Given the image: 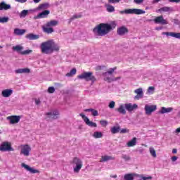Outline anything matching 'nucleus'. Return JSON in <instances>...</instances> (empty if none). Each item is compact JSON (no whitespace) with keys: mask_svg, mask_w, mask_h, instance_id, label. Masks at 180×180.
I'll list each match as a JSON object with an SVG mask.
<instances>
[{"mask_svg":"<svg viewBox=\"0 0 180 180\" xmlns=\"http://www.w3.org/2000/svg\"><path fill=\"white\" fill-rule=\"evenodd\" d=\"M172 22H173V23H174V25H180V21L178 19H172Z\"/></svg>","mask_w":180,"mask_h":180,"instance_id":"3c124183","label":"nucleus"},{"mask_svg":"<svg viewBox=\"0 0 180 180\" xmlns=\"http://www.w3.org/2000/svg\"><path fill=\"white\" fill-rule=\"evenodd\" d=\"M26 33V30H20L18 28H15L14 30V34H15L17 36H22Z\"/></svg>","mask_w":180,"mask_h":180,"instance_id":"c756f323","label":"nucleus"},{"mask_svg":"<svg viewBox=\"0 0 180 180\" xmlns=\"http://www.w3.org/2000/svg\"><path fill=\"white\" fill-rule=\"evenodd\" d=\"M50 15V10H44V11L39 13L37 16L34 17V19H44L48 18Z\"/></svg>","mask_w":180,"mask_h":180,"instance_id":"ddd939ff","label":"nucleus"},{"mask_svg":"<svg viewBox=\"0 0 180 180\" xmlns=\"http://www.w3.org/2000/svg\"><path fill=\"white\" fill-rule=\"evenodd\" d=\"M126 33H129V30L125 26H122L119 28H117V34L119 36H124Z\"/></svg>","mask_w":180,"mask_h":180,"instance_id":"a211bd4d","label":"nucleus"},{"mask_svg":"<svg viewBox=\"0 0 180 180\" xmlns=\"http://www.w3.org/2000/svg\"><path fill=\"white\" fill-rule=\"evenodd\" d=\"M15 74H29L30 72V69L25 68H20L15 70Z\"/></svg>","mask_w":180,"mask_h":180,"instance_id":"5701e85b","label":"nucleus"},{"mask_svg":"<svg viewBox=\"0 0 180 180\" xmlns=\"http://www.w3.org/2000/svg\"><path fill=\"white\" fill-rule=\"evenodd\" d=\"M120 13H121V15H123V13H125L126 15H143L146 13V11L140 8H128L120 11Z\"/></svg>","mask_w":180,"mask_h":180,"instance_id":"423d86ee","label":"nucleus"},{"mask_svg":"<svg viewBox=\"0 0 180 180\" xmlns=\"http://www.w3.org/2000/svg\"><path fill=\"white\" fill-rule=\"evenodd\" d=\"M103 136V134L101 131H95L93 134V137H94V139H101Z\"/></svg>","mask_w":180,"mask_h":180,"instance_id":"e433bc0d","label":"nucleus"},{"mask_svg":"<svg viewBox=\"0 0 180 180\" xmlns=\"http://www.w3.org/2000/svg\"><path fill=\"white\" fill-rule=\"evenodd\" d=\"M9 17H0V23H8Z\"/></svg>","mask_w":180,"mask_h":180,"instance_id":"79ce46f5","label":"nucleus"},{"mask_svg":"<svg viewBox=\"0 0 180 180\" xmlns=\"http://www.w3.org/2000/svg\"><path fill=\"white\" fill-rule=\"evenodd\" d=\"M137 178H139L141 180H151V179H153V176H145L144 174H137Z\"/></svg>","mask_w":180,"mask_h":180,"instance_id":"473e14b6","label":"nucleus"},{"mask_svg":"<svg viewBox=\"0 0 180 180\" xmlns=\"http://www.w3.org/2000/svg\"><path fill=\"white\" fill-rule=\"evenodd\" d=\"M36 105H39L41 103L40 99L35 98Z\"/></svg>","mask_w":180,"mask_h":180,"instance_id":"052dcab7","label":"nucleus"},{"mask_svg":"<svg viewBox=\"0 0 180 180\" xmlns=\"http://www.w3.org/2000/svg\"><path fill=\"white\" fill-rule=\"evenodd\" d=\"M149 152L153 158H157V153L155 152V149H154V148L150 147L149 148Z\"/></svg>","mask_w":180,"mask_h":180,"instance_id":"4c0bfd02","label":"nucleus"},{"mask_svg":"<svg viewBox=\"0 0 180 180\" xmlns=\"http://www.w3.org/2000/svg\"><path fill=\"white\" fill-rule=\"evenodd\" d=\"M13 51H17V53H20V54H22V56H27V54H30L33 53V50H30V49H27L22 51V50H23V46L20 45H17L15 46H13Z\"/></svg>","mask_w":180,"mask_h":180,"instance_id":"6e6552de","label":"nucleus"},{"mask_svg":"<svg viewBox=\"0 0 180 180\" xmlns=\"http://www.w3.org/2000/svg\"><path fill=\"white\" fill-rule=\"evenodd\" d=\"M56 85V86H58L59 88H61L63 86V84H61V83H57Z\"/></svg>","mask_w":180,"mask_h":180,"instance_id":"e2e57ef3","label":"nucleus"},{"mask_svg":"<svg viewBox=\"0 0 180 180\" xmlns=\"http://www.w3.org/2000/svg\"><path fill=\"white\" fill-rule=\"evenodd\" d=\"M153 22L156 25H168V21H167V20L164 19V16H162V15L156 17L153 20Z\"/></svg>","mask_w":180,"mask_h":180,"instance_id":"f8f14e48","label":"nucleus"},{"mask_svg":"<svg viewBox=\"0 0 180 180\" xmlns=\"http://www.w3.org/2000/svg\"><path fill=\"white\" fill-rule=\"evenodd\" d=\"M144 0H134V2L135 4H137L138 5H139V4H142V2H143Z\"/></svg>","mask_w":180,"mask_h":180,"instance_id":"864d4df0","label":"nucleus"},{"mask_svg":"<svg viewBox=\"0 0 180 180\" xmlns=\"http://www.w3.org/2000/svg\"><path fill=\"white\" fill-rule=\"evenodd\" d=\"M13 94V90L11 89H4L1 91V96L3 98H9Z\"/></svg>","mask_w":180,"mask_h":180,"instance_id":"aec40b11","label":"nucleus"},{"mask_svg":"<svg viewBox=\"0 0 180 180\" xmlns=\"http://www.w3.org/2000/svg\"><path fill=\"white\" fill-rule=\"evenodd\" d=\"M160 1H161V0H153V4H158V2H160Z\"/></svg>","mask_w":180,"mask_h":180,"instance_id":"0e129e2a","label":"nucleus"},{"mask_svg":"<svg viewBox=\"0 0 180 180\" xmlns=\"http://www.w3.org/2000/svg\"><path fill=\"white\" fill-rule=\"evenodd\" d=\"M105 8L108 12H110V13L115 12V7L110 4H106Z\"/></svg>","mask_w":180,"mask_h":180,"instance_id":"58836bf2","label":"nucleus"},{"mask_svg":"<svg viewBox=\"0 0 180 180\" xmlns=\"http://www.w3.org/2000/svg\"><path fill=\"white\" fill-rule=\"evenodd\" d=\"M157 12H160V13H162V12H174V8L172 7L165 6L158 9Z\"/></svg>","mask_w":180,"mask_h":180,"instance_id":"393cba45","label":"nucleus"},{"mask_svg":"<svg viewBox=\"0 0 180 180\" xmlns=\"http://www.w3.org/2000/svg\"><path fill=\"white\" fill-rule=\"evenodd\" d=\"M94 111V108H87L84 110V112H93Z\"/></svg>","mask_w":180,"mask_h":180,"instance_id":"13d9d810","label":"nucleus"},{"mask_svg":"<svg viewBox=\"0 0 180 180\" xmlns=\"http://www.w3.org/2000/svg\"><path fill=\"white\" fill-rule=\"evenodd\" d=\"M50 6V4L49 3H44L42 4H40L37 7V11H46L49 7Z\"/></svg>","mask_w":180,"mask_h":180,"instance_id":"cd10ccee","label":"nucleus"},{"mask_svg":"<svg viewBox=\"0 0 180 180\" xmlns=\"http://www.w3.org/2000/svg\"><path fill=\"white\" fill-rule=\"evenodd\" d=\"M169 2H171L172 4L175 3V4H179L180 0H169Z\"/></svg>","mask_w":180,"mask_h":180,"instance_id":"6e6d98bb","label":"nucleus"},{"mask_svg":"<svg viewBox=\"0 0 180 180\" xmlns=\"http://www.w3.org/2000/svg\"><path fill=\"white\" fill-rule=\"evenodd\" d=\"M57 25H58V21L56 20H52L49 22H48L46 24V27H53L54 26H57Z\"/></svg>","mask_w":180,"mask_h":180,"instance_id":"c85d7f7f","label":"nucleus"},{"mask_svg":"<svg viewBox=\"0 0 180 180\" xmlns=\"http://www.w3.org/2000/svg\"><path fill=\"white\" fill-rule=\"evenodd\" d=\"M8 9H11L10 4H5V1L0 3V11H8Z\"/></svg>","mask_w":180,"mask_h":180,"instance_id":"a878e982","label":"nucleus"},{"mask_svg":"<svg viewBox=\"0 0 180 180\" xmlns=\"http://www.w3.org/2000/svg\"><path fill=\"white\" fill-rule=\"evenodd\" d=\"M48 92L49 94H54V92H56V89L54 88V86H50L48 89Z\"/></svg>","mask_w":180,"mask_h":180,"instance_id":"c03bdc74","label":"nucleus"},{"mask_svg":"<svg viewBox=\"0 0 180 180\" xmlns=\"http://www.w3.org/2000/svg\"><path fill=\"white\" fill-rule=\"evenodd\" d=\"M15 2H19L20 4H25L27 2V0H15Z\"/></svg>","mask_w":180,"mask_h":180,"instance_id":"5fc2aeb1","label":"nucleus"},{"mask_svg":"<svg viewBox=\"0 0 180 180\" xmlns=\"http://www.w3.org/2000/svg\"><path fill=\"white\" fill-rule=\"evenodd\" d=\"M117 68L115 67L113 68L110 69L108 72H103V77H108V74H109L110 75H112V74H113V72H115V70H117Z\"/></svg>","mask_w":180,"mask_h":180,"instance_id":"72a5a7b5","label":"nucleus"},{"mask_svg":"<svg viewBox=\"0 0 180 180\" xmlns=\"http://www.w3.org/2000/svg\"><path fill=\"white\" fill-rule=\"evenodd\" d=\"M115 105H116V103H115V101H111L108 105V108H110V109H114Z\"/></svg>","mask_w":180,"mask_h":180,"instance_id":"49530a36","label":"nucleus"},{"mask_svg":"<svg viewBox=\"0 0 180 180\" xmlns=\"http://www.w3.org/2000/svg\"><path fill=\"white\" fill-rule=\"evenodd\" d=\"M176 133H180V127L176 129Z\"/></svg>","mask_w":180,"mask_h":180,"instance_id":"774afa93","label":"nucleus"},{"mask_svg":"<svg viewBox=\"0 0 180 180\" xmlns=\"http://www.w3.org/2000/svg\"><path fill=\"white\" fill-rule=\"evenodd\" d=\"M58 115H60L58 110H54L53 112H49L46 113V115L49 116V119H51L52 120H56V119H58Z\"/></svg>","mask_w":180,"mask_h":180,"instance_id":"dca6fc26","label":"nucleus"},{"mask_svg":"<svg viewBox=\"0 0 180 180\" xmlns=\"http://www.w3.org/2000/svg\"><path fill=\"white\" fill-rule=\"evenodd\" d=\"M163 36H167V37H174V39H179L180 40V32H162Z\"/></svg>","mask_w":180,"mask_h":180,"instance_id":"2eb2a0df","label":"nucleus"},{"mask_svg":"<svg viewBox=\"0 0 180 180\" xmlns=\"http://www.w3.org/2000/svg\"><path fill=\"white\" fill-rule=\"evenodd\" d=\"M40 49L43 54H52L54 51H58L60 46L57 44H55L54 41L49 40L42 42L40 45Z\"/></svg>","mask_w":180,"mask_h":180,"instance_id":"f03ea898","label":"nucleus"},{"mask_svg":"<svg viewBox=\"0 0 180 180\" xmlns=\"http://www.w3.org/2000/svg\"><path fill=\"white\" fill-rule=\"evenodd\" d=\"M134 94H137L134 96V99H136V101H139V99H141L144 96L142 88L134 90Z\"/></svg>","mask_w":180,"mask_h":180,"instance_id":"f3484780","label":"nucleus"},{"mask_svg":"<svg viewBox=\"0 0 180 180\" xmlns=\"http://www.w3.org/2000/svg\"><path fill=\"white\" fill-rule=\"evenodd\" d=\"M0 151L3 153L15 151V149L12 147V144L8 141H4L0 145Z\"/></svg>","mask_w":180,"mask_h":180,"instance_id":"0eeeda50","label":"nucleus"},{"mask_svg":"<svg viewBox=\"0 0 180 180\" xmlns=\"http://www.w3.org/2000/svg\"><path fill=\"white\" fill-rule=\"evenodd\" d=\"M79 116H81V117H82L84 123H86V124L87 126H89V127H98V125L96 124V123L89 120V118H88V117L85 116L84 113H80Z\"/></svg>","mask_w":180,"mask_h":180,"instance_id":"1a4fd4ad","label":"nucleus"},{"mask_svg":"<svg viewBox=\"0 0 180 180\" xmlns=\"http://www.w3.org/2000/svg\"><path fill=\"white\" fill-rule=\"evenodd\" d=\"M117 0H108V4H116Z\"/></svg>","mask_w":180,"mask_h":180,"instance_id":"bf43d9fd","label":"nucleus"},{"mask_svg":"<svg viewBox=\"0 0 180 180\" xmlns=\"http://www.w3.org/2000/svg\"><path fill=\"white\" fill-rule=\"evenodd\" d=\"M121 134H124L125 133H129V129L124 128L121 130H120Z\"/></svg>","mask_w":180,"mask_h":180,"instance_id":"09e8293b","label":"nucleus"},{"mask_svg":"<svg viewBox=\"0 0 180 180\" xmlns=\"http://www.w3.org/2000/svg\"><path fill=\"white\" fill-rule=\"evenodd\" d=\"M33 10H23L21 11V13H20L19 16L20 18H26V16H27V14L29 13V12L32 11Z\"/></svg>","mask_w":180,"mask_h":180,"instance_id":"f704fd0d","label":"nucleus"},{"mask_svg":"<svg viewBox=\"0 0 180 180\" xmlns=\"http://www.w3.org/2000/svg\"><path fill=\"white\" fill-rule=\"evenodd\" d=\"M119 131H120V127H113L111 129V133H112V134H116L119 133Z\"/></svg>","mask_w":180,"mask_h":180,"instance_id":"ea45409f","label":"nucleus"},{"mask_svg":"<svg viewBox=\"0 0 180 180\" xmlns=\"http://www.w3.org/2000/svg\"><path fill=\"white\" fill-rule=\"evenodd\" d=\"M134 177L137 178L136 173H129L124 175V180H134Z\"/></svg>","mask_w":180,"mask_h":180,"instance_id":"412c9836","label":"nucleus"},{"mask_svg":"<svg viewBox=\"0 0 180 180\" xmlns=\"http://www.w3.org/2000/svg\"><path fill=\"white\" fill-rule=\"evenodd\" d=\"M116 27V22H112L111 24L101 23L94 28L93 32L97 36H106Z\"/></svg>","mask_w":180,"mask_h":180,"instance_id":"f257e3e1","label":"nucleus"},{"mask_svg":"<svg viewBox=\"0 0 180 180\" xmlns=\"http://www.w3.org/2000/svg\"><path fill=\"white\" fill-rule=\"evenodd\" d=\"M177 151H178V150H176V149H173V150H172V153H173V154H176Z\"/></svg>","mask_w":180,"mask_h":180,"instance_id":"338daca9","label":"nucleus"},{"mask_svg":"<svg viewBox=\"0 0 180 180\" xmlns=\"http://www.w3.org/2000/svg\"><path fill=\"white\" fill-rule=\"evenodd\" d=\"M122 160H124V161H130V160H131V158L129 155L126 154H122Z\"/></svg>","mask_w":180,"mask_h":180,"instance_id":"37998d69","label":"nucleus"},{"mask_svg":"<svg viewBox=\"0 0 180 180\" xmlns=\"http://www.w3.org/2000/svg\"><path fill=\"white\" fill-rule=\"evenodd\" d=\"M79 18H82V15L81 14H75L72 18L69 20V23H70L72 20L75 19H79Z\"/></svg>","mask_w":180,"mask_h":180,"instance_id":"a19ab883","label":"nucleus"},{"mask_svg":"<svg viewBox=\"0 0 180 180\" xmlns=\"http://www.w3.org/2000/svg\"><path fill=\"white\" fill-rule=\"evenodd\" d=\"M7 120L10 121L11 124H15L20 122V116L19 115H12L7 117Z\"/></svg>","mask_w":180,"mask_h":180,"instance_id":"4468645a","label":"nucleus"},{"mask_svg":"<svg viewBox=\"0 0 180 180\" xmlns=\"http://www.w3.org/2000/svg\"><path fill=\"white\" fill-rule=\"evenodd\" d=\"M21 147L20 154H22L25 157H29L30 155V151H32V148L28 145H22Z\"/></svg>","mask_w":180,"mask_h":180,"instance_id":"9d476101","label":"nucleus"},{"mask_svg":"<svg viewBox=\"0 0 180 180\" xmlns=\"http://www.w3.org/2000/svg\"><path fill=\"white\" fill-rule=\"evenodd\" d=\"M137 144V138L134 137L131 141L127 143V147H134Z\"/></svg>","mask_w":180,"mask_h":180,"instance_id":"bb28decb","label":"nucleus"},{"mask_svg":"<svg viewBox=\"0 0 180 180\" xmlns=\"http://www.w3.org/2000/svg\"><path fill=\"white\" fill-rule=\"evenodd\" d=\"M104 81H108V82H113V78L107 77L104 79Z\"/></svg>","mask_w":180,"mask_h":180,"instance_id":"603ef678","label":"nucleus"},{"mask_svg":"<svg viewBox=\"0 0 180 180\" xmlns=\"http://www.w3.org/2000/svg\"><path fill=\"white\" fill-rule=\"evenodd\" d=\"M77 74V69L72 68L70 72H68L66 74V77H72L73 75H75Z\"/></svg>","mask_w":180,"mask_h":180,"instance_id":"c9c22d12","label":"nucleus"},{"mask_svg":"<svg viewBox=\"0 0 180 180\" xmlns=\"http://www.w3.org/2000/svg\"><path fill=\"white\" fill-rule=\"evenodd\" d=\"M108 121L106 120H101L100 121V124H101V126H103V127H106L108 126Z\"/></svg>","mask_w":180,"mask_h":180,"instance_id":"a18cd8bd","label":"nucleus"},{"mask_svg":"<svg viewBox=\"0 0 180 180\" xmlns=\"http://www.w3.org/2000/svg\"><path fill=\"white\" fill-rule=\"evenodd\" d=\"M92 116H98L99 113L98 112V110L94 109L93 111H91Z\"/></svg>","mask_w":180,"mask_h":180,"instance_id":"de8ad7c7","label":"nucleus"},{"mask_svg":"<svg viewBox=\"0 0 180 180\" xmlns=\"http://www.w3.org/2000/svg\"><path fill=\"white\" fill-rule=\"evenodd\" d=\"M139 108V105L136 103L131 104V103H125V104H121L120 105L118 108H115V112H118L120 115H126V110L127 112H131L133 110H136Z\"/></svg>","mask_w":180,"mask_h":180,"instance_id":"7ed1b4c3","label":"nucleus"},{"mask_svg":"<svg viewBox=\"0 0 180 180\" xmlns=\"http://www.w3.org/2000/svg\"><path fill=\"white\" fill-rule=\"evenodd\" d=\"M21 167H22V168H25L26 171H28L29 172H30V174H37V172H39V170L34 169V168L30 167V166L25 163H22Z\"/></svg>","mask_w":180,"mask_h":180,"instance_id":"6ab92c4d","label":"nucleus"},{"mask_svg":"<svg viewBox=\"0 0 180 180\" xmlns=\"http://www.w3.org/2000/svg\"><path fill=\"white\" fill-rule=\"evenodd\" d=\"M78 79H84L87 82L89 81L91 84H95L96 82V77L94 76V73L92 72H84L82 74L77 76Z\"/></svg>","mask_w":180,"mask_h":180,"instance_id":"20e7f679","label":"nucleus"},{"mask_svg":"<svg viewBox=\"0 0 180 180\" xmlns=\"http://www.w3.org/2000/svg\"><path fill=\"white\" fill-rule=\"evenodd\" d=\"M176 160H178V157H176V156L172 157V162H175V161H176Z\"/></svg>","mask_w":180,"mask_h":180,"instance_id":"4d7b16f0","label":"nucleus"},{"mask_svg":"<svg viewBox=\"0 0 180 180\" xmlns=\"http://www.w3.org/2000/svg\"><path fill=\"white\" fill-rule=\"evenodd\" d=\"M26 39H28V40H37L40 39V35L39 34H34L33 33L28 34L25 36Z\"/></svg>","mask_w":180,"mask_h":180,"instance_id":"4be33fe9","label":"nucleus"},{"mask_svg":"<svg viewBox=\"0 0 180 180\" xmlns=\"http://www.w3.org/2000/svg\"><path fill=\"white\" fill-rule=\"evenodd\" d=\"M70 164H72V165H73V171L74 172H75L76 174H78V172H79V171H81V168H82V160L77 158V157H75L70 162Z\"/></svg>","mask_w":180,"mask_h":180,"instance_id":"39448f33","label":"nucleus"},{"mask_svg":"<svg viewBox=\"0 0 180 180\" xmlns=\"http://www.w3.org/2000/svg\"><path fill=\"white\" fill-rule=\"evenodd\" d=\"M154 89H155V88H154V86H149L148 89V92L149 94H151V92H154Z\"/></svg>","mask_w":180,"mask_h":180,"instance_id":"8fccbe9b","label":"nucleus"},{"mask_svg":"<svg viewBox=\"0 0 180 180\" xmlns=\"http://www.w3.org/2000/svg\"><path fill=\"white\" fill-rule=\"evenodd\" d=\"M42 30L44 33H47L48 34H50L54 32V29H53V27H47L43 26Z\"/></svg>","mask_w":180,"mask_h":180,"instance_id":"2f4dec72","label":"nucleus"},{"mask_svg":"<svg viewBox=\"0 0 180 180\" xmlns=\"http://www.w3.org/2000/svg\"><path fill=\"white\" fill-rule=\"evenodd\" d=\"M172 110H174L173 108H165V107H162L161 110L159 111V113H160L161 115H164V113H169L171 112H172Z\"/></svg>","mask_w":180,"mask_h":180,"instance_id":"b1692460","label":"nucleus"},{"mask_svg":"<svg viewBox=\"0 0 180 180\" xmlns=\"http://www.w3.org/2000/svg\"><path fill=\"white\" fill-rule=\"evenodd\" d=\"M41 0H33L34 4H39Z\"/></svg>","mask_w":180,"mask_h":180,"instance_id":"69168bd1","label":"nucleus"},{"mask_svg":"<svg viewBox=\"0 0 180 180\" xmlns=\"http://www.w3.org/2000/svg\"><path fill=\"white\" fill-rule=\"evenodd\" d=\"M144 109H145L146 115H147L148 116H150V115H151L153 113V112H155V110H157V105H146Z\"/></svg>","mask_w":180,"mask_h":180,"instance_id":"9b49d317","label":"nucleus"},{"mask_svg":"<svg viewBox=\"0 0 180 180\" xmlns=\"http://www.w3.org/2000/svg\"><path fill=\"white\" fill-rule=\"evenodd\" d=\"M122 77H117L115 78H112V82L115 81H119V79H120Z\"/></svg>","mask_w":180,"mask_h":180,"instance_id":"680f3d73","label":"nucleus"},{"mask_svg":"<svg viewBox=\"0 0 180 180\" xmlns=\"http://www.w3.org/2000/svg\"><path fill=\"white\" fill-rule=\"evenodd\" d=\"M110 160H115V158L112 156L104 155L102 156L100 162H106V161H110Z\"/></svg>","mask_w":180,"mask_h":180,"instance_id":"7c9ffc66","label":"nucleus"}]
</instances>
